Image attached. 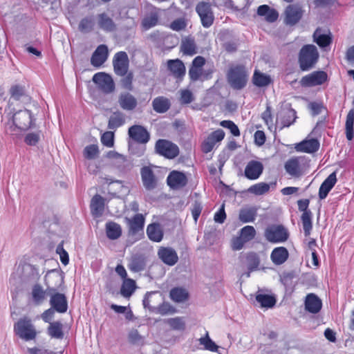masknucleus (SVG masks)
Returning a JSON list of instances; mask_svg holds the SVG:
<instances>
[{"label": "nucleus", "mask_w": 354, "mask_h": 354, "mask_svg": "<svg viewBox=\"0 0 354 354\" xmlns=\"http://www.w3.org/2000/svg\"><path fill=\"white\" fill-rule=\"evenodd\" d=\"M93 82L104 93H111L115 90V83L113 78L105 73H95L93 77Z\"/></svg>", "instance_id": "6"}, {"label": "nucleus", "mask_w": 354, "mask_h": 354, "mask_svg": "<svg viewBox=\"0 0 354 354\" xmlns=\"http://www.w3.org/2000/svg\"><path fill=\"white\" fill-rule=\"evenodd\" d=\"M64 242L62 241L56 248V252L59 255L61 262L66 266L69 262V257L68 252L64 250L63 246Z\"/></svg>", "instance_id": "58"}, {"label": "nucleus", "mask_w": 354, "mask_h": 354, "mask_svg": "<svg viewBox=\"0 0 354 354\" xmlns=\"http://www.w3.org/2000/svg\"><path fill=\"white\" fill-rule=\"evenodd\" d=\"M286 24L293 26L299 22L303 15L301 8L295 4L289 5L285 11Z\"/></svg>", "instance_id": "18"}, {"label": "nucleus", "mask_w": 354, "mask_h": 354, "mask_svg": "<svg viewBox=\"0 0 354 354\" xmlns=\"http://www.w3.org/2000/svg\"><path fill=\"white\" fill-rule=\"evenodd\" d=\"M301 221L304 234L308 236L310 234V232L313 227L312 225V212H305L301 215Z\"/></svg>", "instance_id": "50"}, {"label": "nucleus", "mask_w": 354, "mask_h": 354, "mask_svg": "<svg viewBox=\"0 0 354 354\" xmlns=\"http://www.w3.org/2000/svg\"><path fill=\"white\" fill-rule=\"evenodd\" d=\"M102 143L108 147H111L114 143V133L112 131H106L104 133L101 137Z\"/></svg>", "instance_id": "61"}, {"label": "nucleus", "mask_w": 354, "mask_h": 354, "mask_svg": "<svg viewBox=\"0 0 354 354\" xmlns=\"http://www.w3.org/2000/svg\"><path fill=\"white\" fill-rule=\"evenodd\" d=\"M48 333L53 338L62 339L64 337L62 324L59 322L50 323L48 328Z\"/></svg>", "instance_id": "44"}, {"label": "nucleus", "mask_w": 354, "mask_h": 354, "mask_svg": "<svg viewBox=\"0 0 354 354\" xmlns=\"http://www.w3.org/2000/svg\"><path fill=\"white\" fill-rule=\"evenodd\" d=\"M15 333L22 339L30 341L37 336V331L30 319L24 317L20 319L14 326Z\"/></svg>", "instance_id": "4"}, {"label": "nucleus", "mask_w": 354, "mask_h": 354, "mask_svg": "<svg viewBox=\"0 0 354 354\" xmlns=\"http://www.w3.org/2000/svg\"><path fill=\"white\" fill-rule=\"evenodd\" d=\"M120 106L126 111L133 110L138 104L136 98L129 92L121 93L118 97Z\"/></svg>", "instance_id": "24"}, {"label": "nucleus", "mask_w": 354, "mask_h": 354, "mask_svg": "<svg viewBox=\"0 0 354 354\" xmlns=\"http://www.w3.org/2000/svg\"><path fill=\"white\" fill-rule=\"evenodd\" d=\"M180 50L184 55H194L198 53L197 46L194 39L191 37L185 38L182 41Z\"/></svg>", "instance_id": "40"}, {"label": "nucleus", "mask_w": 354, "mask_h": 354, "mask_svg": "<svg viewBox=\"0 0 354 354\" xmlns=\"http://www.w3.org/2000/svg\"><path fill=\"white\" fill-rule=\"evenodd\" d=\"M353 123H354V111L351 110L346 117V138L351 140L353 138Z\"/></svg>", "instance_id": "48"}, {"label": "nucleus", "mask_w": 354, "mask_h": 354, "mask_svg": "<svg viewBox=\"0 0 354 354\" xmlns=\"http://www.w3.org/2000/svg\"><path fill=\"white\" fill-rule=\"evenodd\" d=\"M265 236L270 242H283L288 239V232L282 225H272L266 229Z\"/></svg>", "instance_id": "7"}, {"label": "nucleus", "mask_w": 354, "mask_h": 354, "mask_svg": "<svg viewBox=\"0 0 354 354\" xmlns=\"http://www.w3.org/2000/svg\"><path fill=\"white\" fill-rule=\"evenodd\" d=\"M128 339L130 343L135 345H141L144 342V338L139 334L137 330H132L129 332Z\"/></svg>", "instance_id": "57"}, {"label": "nucleus", "mask_w": 354, "mask_h": 354, "mask_svg": "<svg viewBox=\"0 0 354 354\" xmlns=\"http://www.w3.org/2000/svg\"><path fill=\"white\" fill-rule=\"evenodd\" d=\"M11 97L18 100L25 94L24 87L20 85H14L10 89Z\"/></svg>", "instance_id": "59"}, {"label": "nucleus", "mask_w": 354, "mask_h": 354, "mask_svg": "<svg viewBox=\"0 0 354 354\" xmlns=\"http://www.w3.org/2000/svg\"><path fill=\"white\" fill-rule=\"evenodd\" d=\"M128 268L130 270L137 272L143 270L145 268V259L142 255L135 254L131 257Z\"/></svg>", "instance_id": "36"}, {"label": "nucleus", "mask_w": 354, "mask_h": 354, "mask_svg": "<svg viewBox=\"0 0 354 354\" xmlns=\"http://www.w3.org/2000/svg\"><path fill=\"white\" fill-rule=\"evenodd\" d=\"M135 281L131 279H126L124 280L120 293L124 297H129L135 290Z\"/></svg>", "instance_id": "46"}, {"label": "nucleus", "mask_w": 354, "mask_h": 354, "mask_svg": "<svg viewBox=\"0 0 354 354\" xmlns=\"http://www.w3.org/2000/svg\"><path fill=\"white\" fill-rule=\"evenodd\" d=\"M140 176L144 187L147 190H153L158 185V178L151 167L145 166L140 169Z\"/></svg>", "instance_id": "11"}, {"label": "nucleus", "mask_w": 354, "mask_h": 354, "mask_svg": "<svg viewBox=\"0 0 354 354\" xmlns=\"http://www.w3.org/2000/svg\"><path fill=\"white\" fill-rule=\"evenodd\" d=\"M125 123V115L121 111H115L110 116L108 128L109 129H116Z\"/></svg>", "instance_id": "39"}, {"label": "nucleus", "mask_w": 354, "mask_h": 354, "mask_svg": "<svg viewBox=\"0 0 354 354\" xmlns=\"http://www.w3.org/2000/svg\"><path fill=\"white\" fill-rule=\"evenodd\" d=\"M225 137V132L222 129H217L211 133L205 140L202 145V151L204 153L210 152L214 147L215 145L221 142Z\"/></svg>", "instance_id": "16"}, {"label": "nucleus", "mask_w": 354, "mask_h": 354, "mask_svg": "<svg viewBox=\"0 0 354 354\" xmlns=\"http://www.w3.org/2000/svg\"><path fill=\"white\" fill-rule=\"evenodd\" d=\"M196 10L200 16L202 25L205 28H209L214 21V15L211 9V5L206 2H200L196 7Z\"/></svg>", "instance_id": "9"}, {"label": "nucleus", "mask_w": 354, "mask_h": 354, "mask_svg": "<svg viewBox=\"0 0 354 354\" xmlns=\"http://www.w3.org/2000/svg\"><path fill=\"white\" fill-rule=\"evenodd\" d=\"M31 295L34 304L35 305H40L44 301L46 295H49V293L47 289L44 290L40 285L36 284L32 289Z\"/></svg>", "instance_id": "37"}, {"label": "nucleus", "mask_w": 354, "mask_h": 354, "mask_svg": "<svg viewBox=\"0 0 354 354\" xmlns=\"http://www.w3.org/2000/svg\"><path fill=\"white\" fill-rule=\"evenodd\" d=\"M319 53L317 47L313 44L304 46L299 55V63L301 71H308L317 62Z\"/></svg>", "instance_id": "3"}, {"label": "nucleus", "mask_w": 354, "mask_h": 354, "mask_svg": "<svg viewBox=\"0 0 354 354\" xmlns=\"http://www.w3.org/2000/svg\"><path fill=\"white\" fill-rule=\"evenodd\" d=\"M104 198L99 194L95 195L91 201V211L95 217L101 216L104 211Z\"/></svg>", "instance_id": "29"}, {"label": "nucleus", "mask_w": 354, "mask_h": 354, "mask_svg": "<svg viewBox=\"0 0 354 354\" xmlns=\"http://www.w3.org/2000/svg\"><path fill=\"white\" fill-rule=\"evenodd\" d=\"M95 24L93 16H86L80 20L78 29L82 33H88L93 30Z\"/></svg>", "instance_id": "43"}, {"label": "nucleus", "mask_w": 354, "mask_h": 354, "mask_svg": "<svg viewBox=\"0 0 354 354\" xmlns=\"http://www.w3.org/2000/svg\"><path fill=\"white\" fill-rule=\"evenodd\" d=\"M256 301L260 304L261 307L266 308H272L277 302L274 296L259 292L256 295Z\"/></svg>", "instance_id": "42"}, {"label": "nucleus", "mask_w": 354, "mask_h": 354, "mask_svg": "<svg viewBox=\"0 0 354 354\" xmlns=\"http://www.w3.org/2000/svg\"><path fill=\"white\" fill-rule=\"evenodd\" d=\"M328 78L324 71H315L302 77L301 84L304 86H315L322 85Z\"/></svg>", "instance_id": "15"}, {"label": "nucleus", "mask_w": 354, "mask_h": 354, "mask_svg": "<svg viewBox=\"0 0 354 354\" xmlns=\"http://www.w3.org/2000/svg\"><path fill=\"white\" fill-rule=\"evenodd\" d=\"M129 136L138 143L146 144L150 138L149 133L140 125H133L129 129Z\"/></svg>", "instance_id": "17"}, {"label": "nucleus", "mask_w": 354, "mask_h": 354, "mask_svg": "<svg viewBox=\"0 0 354 354\" xmlns=\"http://www.w3.org/2000/svg\"><path fill=\"white\" fill-rule=\"evenodd\" d=\"M147 234L151 241L160 242L163 238V230L159 223L149 224L147 228Z\"/></svg>", "instance_id": "30"}, {"label": "nucleus", "mask_w": 354, "mask_h": 354, "mask_svg": "<svg viewBox=\"0 0 354 354\" xmlns=\"http://www.w3.org/2000/svg\"><path fill=\"white\" fill-rule=\"evenodd\" d=\"M248 72L243 65L231 66L227 73V82L232 88L240 90L247 84Z\"/></svg>", "instance_id": "2"}, {"label": "nucleus", "mask_w": 354, "mask_h": 354, "mask_svg": "<svg viewBox=\"0 0 354 354\" xmlns=\"http://www.w3.org/2000/svg\"><path fill=\"white\" fill-rule=\"evenodd\" d=\"M158 19V15L156 12H151L142 20V24L145 29H149L157 25Z\"/></svg>", "instance_id": "54"}, {"label": "nucleus", "mask_w": 354, "mask_h": 354, "mask_svg": "<svg viewBox=\"0 0 354 354\" xmlns=\"http://www.w3.org/2000/svg\"><path fill=\"white\" fill-rule=\"evenodd\" d=\"M155 150L159 155L169 159L176 158L179 153V149L178 146L165 139H159L156 141Z\"/></svg>", "instance_id": "5"}, {"label": "nucleus", "mask_w": 354, "mask_h": 354, "mask_svg": "<svg viewBox=\"0 0 354 354\" xmlns=\"http://www.w3.org/2000/svg\"><path fill=\"white\" fill-rule=\"evenodd\" d=\"M113 66L117 75L124 77L128 72L129 60L126 52L120 51L115 54L113 59Z\"/></svg>", "instance_id": "8"}, {"label": "nucleus", "mask_w": 354, "mask_h": 354, "mask_svg": "<svg viewBox=\"0 0 354 354\" xmlns=\"http://www.w3.org/2000/svg\"><path fill=\"white\" fill-rule=\"evenodd\" d=\"M319 148V142L317 139L305 140L295 146V149L299 152L314 153Z\"/></svg>", "instance_id": "27"}, {"label": "nucleus", "mask_w": 354, "mask_h": 354, "mask_svg": "<svg viewBox=\"0 0 354 354\" xmlns=\"http://www.w3.org/2000/svg\"><path fill=\"white\" fill-rule=\"evenodd\" d=\"M199 342L200 344L204 346L205 349L218 352V346L210 339L207 332L205 337L199 339Z\"/></svg>", "instance_id": "53"}, {"label": "nucleus", "mask_w": 354, "mask_h": 354, "mask_svg": "<svg viewBox=\"0 0 354 354\" xmlns=\"http://www.w3.org/2000/svg\"><path fill=\"white\" fill-rule=\"evenodd\" d=\"M257 216V208L255 207H248L241 208L239 211V219L242 223H252Z\"/></svg>", "instance_id": "33"}, {"label": "nucleus", "mask_w": 354, "mask_h": 354, "mask_svg": "<svg viewBox=\"0 0 354 354\" xmlns=\"http://www.w3.org/2000/svg\"><path fill=\"white\" fill-rule=\"evenodd\" d=\"M45 284L47 286L48 292H56L62 290L64 283V277L54 270L48 272L45 276Z\"/></svg>", "instance_id": "10"}, {"label": "nucleus", "mask_w": 354, "mask_h": 354, "mask_svg": "<svg viewBox=\"0 0 354 354\" xmlns=\"http://www.w3.org/2000/svg\"><path fill=\"white\" fill-rule=\"evenodd\" d=\"M180 101L181 104H187L194 101V97L192 91L188 89H183L180 91Z\"/></svg>", "instance_id": "60"}, {"label": "nucleus", "mask_w": 354, "mask_h": 354, "mask_svg": "<svg viewBox=\"0 0 354 354\" xmlns=\"http://www.w3.org/2000/svg\"><path fill=\"white\" fill-rule=\"evenodd\" d=\"M296 119V112L294 109H287L281 110L277 120H280L282 127H288L291 125Z\"/></svg>", "instance_id": "32"}, {"label": "nucleus", "mask_w": 354, "mask_h": 354, "mask_svg": "<svg viewBox=\"0 0 354 354\" xmlns=\"http://www.w3.org/2000/svg\"><path fill=\"white\" fill-rule=\"evenodd\" d=\"M129 232L135 234L140 231H142L145 224V217L142 214H136L132 218H126Z\"/></svg>", "instance_id": "28"}, {"label": "nucleus", "mask_w": 354, "mask_h": 354, "mask_svg": "<svg viewBox=\"0 0 354 354\" xmlns=\"http://www.w3.org/2000/svg\"><path fill=\"white\" fill-rule=\"evenodd\" d=\"M221 125L230 130V132L234 136H240V131L238 127L230 120H223L221 122Z\"/></svg>", "instance_id": "62"}, {"label": "nucleus", "mask_w": 354, "mask_h": 354, "mask_svg": "<svg viewBox=\"0 0 354 354\" xmlns=\"http://www.w3.org/2000/svg\"><path fill=\"white\" fill-rule=\"evenodd\" d=\"M106 233L109 239H118L122 234V227L115 222H108L106 224Z\"/></svg>", "instance_id": "41"}, {"label": "nucleus", "mask_w": 354, "mask_h": 354, "mask_svg": "<svg viewBox=\"0 0 354 354\" xmlns=\"http://www.w3.org/2000/svg\"><path fill=\"white\" fill-rule=\"evenodd\" d=\"M166 323L169 325L172 329L176 330H184L185 329V322L184 319L180 317L168 319Z\"/></svg>", "instance_id": "52"}, {"label": "nucleus", "mask_w": 354, "mask_h": 354, "mask_svg": "<svg viewBox=\"0 0 354 354\" xmlns=\"http://www.w3.org/2000/svg\"><path fill=\"white\" fill-rule=\"evenodd\" d=\"M286 172L292 177H299L301 175V170L299 159L293 158L288 160L284 165Z\"/></svg>", "instance_id": "35"}, {"label": "nucleus", "mask_w": 354, "mask_h": 354, "mask_svg": "<svg viewBox=\"0 0 354 354\" xmlns=\"http://www.w3.org/2000/svg\"><path fill=\"white\" fill-rule=\"evenodd\" d=\"M167 183L171 189H177L185 186L187 179L183 172L172 171L167 176Z\"/></svg>", "instance_id": "21"}, {"label": "nucleus", "mask_w": 354, "mask_h": 354, "mask_svg": "<svg viewBox=\"0 0 354 354\" xmlns=\"http://www.w3.org/2000/svg\"><path fill=\"white\" fill-rule=\"evenodd\" d=\"M84 156L86 159L92 160L98 156L99 149L96 145H90L86 146L83 151Z\"/></svg>", "instance_id": "56"}, {"label": "nucleus", "mask_w": 354, "mask_h": 354, "mask_svg": "<svg viewBox=\"0 0 354 354\" xmlns=\"http://www.w3.org/2000/svg\"><path fill=\"white\" fill-rule=\"evenodd\" d=\"M337 182L335 172L330 174L326 179L322 183L319 189V198L323 200L326 198L329 192L335 186Z\"/></svg>", "instance_id": "25"}, {"label": "nucleus", "mask_w": 354, "mask_h": 354, "mask_svg": "<svg viewBox=\"0 0 354 354\" xmlns=\"http://www.w3.org/2000/svg\"><path fill=\"white\" fill-rule=\"evenodd\" d=\"M322 306L321 299L315 294H308L305 300V308L307 311L315 314L320 311Z\"/></svg>", "instance_id": "26"}, {"label": "nucleus", "mask_w": 354, "mask_h": 354, "mask_svg": "<svg viewBox=\"0 0 354 354\" xmlns=\"http://www.w3.org/2000/svg\"><path fill=\"white\" fill-rule=\"evenodd\" d=\"M188 74L190 80L193 82H196L203 75V68L191 66Z\"/></svg>", "instance_id": "63"}, {"label": "nucleus", "mask_w": 354, "mask_h": 354, "mask_svg": "<svg viewBox=\"0 0 354 354\" xmlns=\"http://www.w3.org/2000/svg\"><path fill=\"white\" fill-rule=\"evenodd\" d=\"M171 299L176 302H183L188 298V292L182 288H174L170 291Z\"/></svg>", "instance_id": "45"}, {"label": "nucleus", "mask_w": 354, "mask_h": 354, "mask_svg": "<svg viewBox=\"0 0 354 354\" xmlns=\"http://www.w3.org/2000/svg\"><path fill=\"white\" fill-rule=\"evenodd\" d=\"M257 14L259 16L264 17L265 19L270 23L275 21L279 17L278 12L268 5H261L258 7Z\"/></svg>", "instance_id": "34"}, {"label": "nucleus", "mask_w": 354, "mask_h": 354, "mask_svg": "<svg viewBox=\"0 0 354 354\" xmlns=\"http://www.w3.org/2000/svg\"><path fill=\"white\" fill-rule=\"evenodd\" d=\"M263 171V164L257 160H250L248 162L244 174L249 180H256L259 178Z\"/></svg>", "instance_id": "20"}, {"label": "nucleus", "mask_w": 354, "mask_h": 354, "mask_svg": "<svg viewBox=\"0 0 354 354\" xmlns=\"http://www.w3.org/2000/svg\"><path fill=\"white\" fill-rule=\"evenodd\" d=\"M50 296L51 308L59 313H64L68 310V301L64 294L56 292H48Z\"/></svg>", "instance_id": "13"}, {"label": "nucleus", "mask_w": 354, "mask_h": 354, "mask_svg": "<svg viewBox=\"0 0 354 354\" xmlns=\"http://www.w3.org/2000/svg\"><path fill=\"white\" fill-rule=\"evenodd\" d=\"M289 253L284 247L274 248L271 253L270 259L274 265L279 266L283 263L288 258Z\"/></svg>", "instance_id": "31"}, {"label": "nucleus", "mask_w": 354, "mask_h": 354, "mask_svg": "<svg viewBox=\"0 0 354 354\" xmlns=\"http://www.w3.org/2000/svg\"><path fill=\"white\" fill-rule=\"evenodd\" d=\"M270 190V185L266 183H259L249 187L248 192L257 196L263 195Z\"/></svg>", "instance_id": "49"}, {"label": "nucleus", "mask_w": 354, "mask_h": 354, "mask_svg": "<svg viewBox=\"0 0 354 354\" xmlns=\"http://www.w3.org/2000/svg\"><path fill=\"white\" fill-rule=\"evenodd\" d=\"M108 56V47L105 44H101L93 52L91 58V64L95 67H100L106 61Z\"/></svg>", "instance_id": "22"}, {"label": "nucleus", "mask_w": 354, "mask_h": 354, "mask_svg": "<svg viewBox=\"0 0 354 354\" xmlns=\"http://www.w3.org/2000/svg\"><path fill=\"white\" fill-rule=\"evenodd\" d=\"M270 82V77L258 71H255L253 76V83L257 86H268Z\"/></svg>", "instance_id": "51"}, {"label": "nucleus", "mask_w": 354, "mask_h": 354, "mask_svg": "<svg viewBox=\"0 0 354 354\" xmlns=\"http://www.w3.org/2000/svg\"><path fill=\"white\" fill-rule=\"evenodd\" d=\"M256 235V230L253 226L247 225L243 227L240 232V236L245 241L252 240Z\"/></svg>", "instance_id": "55"}, {"label": "nucleus", "mask_w": 354, "mask_h": 354, "mask_svg": "<svg viewBox=\"0 0 354 354\" xmlns=\"http://www.w3.org/2000/svg\"><path fill=\"white\" fill-rule=\"evenodd\" d=\"M242 264L248 270V271L243 273V275H245V277L248 278L250 277V273L252 272L258 270L260 265L259 257L254 252L246 253L242 257Z\"/></svg>", "instance_id": "14"}, {"label": "nucleus", "mask_w": 354, "mask_h": 354, "mask_svg": "<svg viewBox=\"0 0 354 354\" xmlns=\"http://www.w3.org/2000/svg\"><path fill=\"white\" fill-rule=\"evenodd\" d=\"M96 24L98 29L105 32H113L118 30V26L113 18L106 12H102L96 16Z\"/></svg>", "instance_id": "12"}, {"label": "nucleus", "mask_w": 354, "mask_h": 354, "mask_svg": "<svg viewBox=\"0 0 354 354\" xmlns=\"http://www.w3.org/2000/svg\"><path fill=\"white\" fill-rule=\"evenodd\" d=\"M158 255L162 261L168 266L175 265L178 260L176 252L171 248L161 247L158 250Z\"/></svg>", "instance_id": "23"}, {"label": "nucleus", "mask_w": 354, "mask_h": 354, "mask_svg": "<svg viewBox=\"0 0 354 354\" xmlns=\"http://www.w3.org/2000/svg\"><path fill=\"white\" fill-rule=\"evenodd\" d=\"M167 68L171 74L178 80L181 81L185 75L186 68L184 63L179 59H169Z\"/></svg>", "instance_id": "19"}, {"label": "nucleus", "mask_w": 354, "mask_h": 354, "mask_svg": "<svg viewBox=\"0 0 354 354\" xmlns=\"http://www.w3.org/2000/svg\"><path fill=\"white\" fill-rule=\"evenodd\" d=\"M153 110L159 113L167 112L170 108L169 100L162 96L156 97L152 102Z\"/></svg>", "instance_id": "38"}, {"label": "nucleus", "mask_w": 354, "mask_h": 354, "mask_svg": "<svg viewBox=\"0 0 354 354\" xmlns=\"http://www.w3.org/2000/svg\"><path fill=\"white\" fill-rule=\"evenodd\" d=\"M313 39L317 45L322 48L328 46L331 42V38L327 35L322 34L319 28L315 31Z\"/></svg>", "instance_id": "47"}, {"label": "nucleus", "mask_w": 354, "mask_h": 354, "mask_svg": "<svg viewBox=\"0 0 354 354\" xmlns=\"http://www.w3.org/2000/svg\"><path fill=\"white\" fill-rule=\"evenodd\" d=\"M133 79V74L132 72L127 73L124 77L122 80V86L129 91L133 89L132 82Z\"/></svg>", "instance_id": "64"}, {"label": "nucleus", "mask_w": 354, "mask_h": 354, "mask_svg": "<svg viewBox=\"0 0 354 354\" xmlns=\"http://www.w3.org/2000/svg\"><path fill=\"white\" fill-rule=\"evenodd\" d=\"M32 118L31 112L27 109L19 110L12 116V122H8L6 127L7 133L19 136L31 127Z\"/></svg>", "instance_id": "1"}]
</instances>
